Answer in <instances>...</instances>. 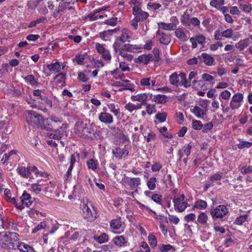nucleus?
Returning <instances> with one entry per match:
<instances>
[{
  "instance_id": "1",
  "label": "nucleus",
  "mask_w": 252,
  "mask_h": 252,
  "mask_svg": "<svg viewBox=\"0 0 252 252\" xmlns=\"http://www.w3.org/2000/svg\"><path fill=\"white\" fill-rule=\"evenodd\" d=\"M94 126L90 122H77L74 126L75 132L79 136L87 138L95 132Z\"/></svg>"
},
{
  "instance_id": "2",
  "label": "nucleus",
  "mask_w": 252,
  "mask_h": 252,
  "mask_svg": "<svg viewBox=\"0 0 252 252\" xmlns=\"http://www.w3.org/2000/svg\"><path fill=\"white\" fill-rule=\"evenodd\" d=\"M19 235L16 232H10L0 237V246L6 250H15Z\"/></svg>"
},
{
  "instance_id": "3",
  "label": "nucleus",
  "mask_w": 252,
  "mask_h": 252,
  "mask_svg": "<svg viewBox=\"0 0 252 252\" xmlns=\"http://www.w3.org/2000/svg\"><path fill=\"white\" fill-rule=\"evenodd\" d=\"M80 208L82 210V215L85 219L93 221L97 218L95 209L91 203L89 202L88 199H83L81 201Z\"/></svg>"
},
{
  "instance_id": "4",
  "label": "nucleus",
  "mask_w": 252,
  "mask_h": 252,
  "mask_svg": "<svg viewBox=\"0 0 252 252\" xmlns=\"http://www.w3.org/2000/svg\"><path fill=\"white\" fill-rule=\"evenodd\" d=\"M169 81L171 85L175 87L183 86L187 88L191 86L190 82L187 81L186 74L182 72L179 74L174 72L169 76Z\"/></svg>"
},
{
  "instance_id": "5",
  "label": "nucleus",
  "mask_w": 252,
  "mask_h": 252,
  "mask_svg": "<svg viewBox=\"0 0 252 252\" xmlns=\"http://www.w3.org/2000/svg\"><path fill=\"white\" fill-rule=\"evenodd\" d=\"M25 117L27 123L33 126L41 125L43 122L42 115L33 110L26 111Z\"/></svg>"
},
{
  "instance_id": "6",
  "label": "nucleus",
  "mask_w": 252,
  "mask_h": 252,
  "mask_svg": "<svg viewBox=\"0 0 252 252\" xmlns=\"http://www.w3.org/2000/svg\"><path fill=\"white\" fill-rule=\"evenodd\" d=\"M174 209L176 212L181 213L184 211L189 205L185 200V196L182 194L180 196H176L173 199Z\"/></svg>"
},
{
  "instance_id": "7",
  "label": "nucleus",
  "mask_w": 252,
  "mask_h": 252,
  "mask_svg": "<svg viewBox=\"0 0 252 252\" xmlns=\"http://www.w3.org/2000/svg\"><path fill=\"white\" fill-rule=\"evenodd\" d=\"M229 211L228 208L223 205H219L210 212L211 215L214 220L216 219H222L228 215Z\"/></svg>"
},
{
  "instance_id": "8",
  "label": "nucleus",
  "mask_w": 252,
  "mask_h": 252,
  "mask_svg": "<svg viewBox=\"0 0 252 252\" xmlns=\"http://www.w3.org/2000/svg\"><path fill=\"white\" fill-rule=\"evenodd\" d=\"M244 95L242 93H238L235 94L232 97L230 102V108L232 110L238 109L240 106L241 102L243 101Z\"/></svg>"
},
{
  "instance_id": "9",
  "label": "nucleus",
  "mask_w": 252,
  "mask_h": 252,
  "mask_svg": "<svg viewBox=\"0 0 252 252\" xmlns=\"http://www.w3.org/2000/svg\"><path fill=\"white\" fill-rule=\"evenodd\" d=\"M121 44L120 43L115 41L113 44V47L115 52L116 53L118 52H119V55L123 57L124 59L126 60L127 61H131L133 58V55L131 54H127L126 51L124 50L123 49L120 48Z\"/></svg>"
},
{
  "instance_id": "10",
  "label": "nucleus",
  "mask_w": 252,
  "mask_h": 252,
  "mask_svg": "<svg viewBox=\"0 0 252 252\" xmlns=\"http://www.w3.org/2000/svg\"><path fill=\"white\" fill-rule=\"evenodd\" d=\"M122 182L128 185L131 189H134L141 185V180L139 177H125L122 179Z\"/></svg>"
},
{
  "instance_id": "11",
  "label": "nucleus",
  "mask_w": 252,
  "mask_h": 252,
  "mask_svg": "<svg viewBox=\"0 0 252 252\" xmlns=\"http://www.w3.org/2000/svg\"><path fill=\"white\" fill-rule=\"evenodd\" d=\"M66 128V125L62 124L59 128L53 130L52 132L49 134V137L56 140L61 139L63 136Z\"/></svg>"
},
{
  "instance_id": "12",
  "label": "nucleus",
  "mask_w": 252,
  "mask_h": 252,
  "mask_svg": "<svg viewBox=\"0 0 252 252\" xmlns=\"http://www.w3.org/2000/svg\"><path fill=\"white\" fill-rule=\"evenodd\" d=\"M29 170V177L28 178H29L30 180L34 178L33 175H34L36 178L40 177L47 178L48 177L47 173L45 172L40 171L35 166L30 164Z\"/></svg>"
},
{
  "instance_id": "13",
  "label": "nucleus",
  "mask_w": 252,
  "mask_h": 252,
  "mask_svg": "<svg viewBox=\"0 0 252 252\" xmlns=\"http://www.w3.org/2000/svg\"><path fill=\"white\" fill-rule=\"evenodd\" d=\"M133 14L135 16V18L138 21H143L146 19L149 16V13L142 10L137 6H135L132 8Z\"/></svg>"
},
{
  "instance_id": "14",
  "label": "nucleus",
  "mask_w": 252,
  "mask_h": 252,
  "mask_svg": "<svg viewBox=\"0 0 252 252\" xmlns=\"http://www.w3.org/2000/svg\"><path fill=\"white\" fill-rule=\"evenodd\" d=\"M156 36H159V41L160 44L167 45L171 41V36L169 34H167L160 30H158L156 32Z\"/></svg>"
},
{
  "instance_id": "15",
  "label": "nucleus",
  "mask_w": 252,
  "mask_h": 252,
  "mask_svg": "<svg viewBox=\"0 0 252 252\" xmlns=\"http://www.w3.org/2000/svg\"><path fill=\"white\" fill-rule=\"evenodd\" d=\"M98 120L103 124L109 125L113 122V117L107 112H102L98 115Z\"/></svg>"
},
{
  "instance_id": "16",
  "label": "nucleus",
  "mask_w": 252,
  "mask_h": 252,
  "mask_svg": "<svg viewBox=\"0 0 252 252\" xmlns=\"http://www.w3.org/2000/svg\"><path fill=\"white\" fill-rule=\"evenodd\" d=\"M110 226L113 232L120 233L124 229H121L122 226V222L120 218L112 220L110 223Z\"/></svg>"
},
{
  "instance_id": "17",
  "label": "nucleus",
  "mask_w": 252,
  "mask_h": 252,
  "mask_svg": "<svg viewBox=\"0 0 252 252\" xmlns=\"http://www.w3.org/2000/svg\"><path fill=\"white\" fill-rule=\"evenodd\" d=\"M128 151L126 148L115 147L112 150V154L114 157L118 159L126 158L128 155Z\"/></svg>"
},
{
  "instance_id": "18",
  "label": "nucleus",
  "mask_w": 252,
  "mask_h": 252,
  "mask_svg": "<svg viewBox=\"0 0 252 252\" xmlns=\"http://www.w3.org/2000/svg\"><path fill=\"white\" fill-rule=\"evenodd\" d=\"M154 60V56L151 54H143L139 56L138 58H136L134 60L135 63H142L145 64H148L151 61Z\"/></svg>"
},
{
  "instance_id": "19",
  "label": "nucleus",
  "mask_w": 252,
  "mask_h": 252,
  "mask_svg": "<svg viewBox=\"0 0 252 252\" xmlns=\"http://www.w3.org/2000/svg\"><path fill=\"white\" fill-rule=\"evenodd\" d=\"M131 38V32L129 30L124 29L122 31L121 35L116 38L115 41H120L122 43L129 42Z\"/></svg>"
},
{
  "instance_id": "20",
  "label": "nucleus",
  "mask_w": 252,
  "mask_h": 252,
  "mask_svg": "<svg viewBox=\"0 0 252 252\" xmlns=\"http://www.w3.org/2000/svg\"><path fill=\"white\" fill-rule=\"evenodd\" d=\"M20 199L22 202V206L25 205L27 207H30L33 202V199L31 197V195L25 191L20 197Z\"/></svg>"
},
{
  "instance_id": "21",
  "label": "nucleus",
  "mask_w": 252,
  "mask_h": 252,
  "mask_svg": "<svg viewBox=\"0 0 252 252\" xmlns=\"http://www.w3.org/2000/svg\"><path fill=\"white\" fill-rule=\"evenodd\" d=\"M205 37L203 35L201 34L196 36L195 38H190L189 41L191 43L192 48H195L197 47L196 42L199 44H202L205 42Z\"/></svg>"
},
{
  "instance_id": "22",
  "label": "nucleus",
  "mask_w": 252,
  "mask_h": 252,
  "mask_svg": "<svg viewBox=\"0 0 252 252\" xmlns=\"http://www.w3.org/2000/svg\"><path fill=\"white\" fill-rule=\"evenodd\" d=\"M18 240H17V244L15 248V250L18 249L20 251L22 252H33V249L30 245L24 243H19Z\"/></svg>"
},
{
  "instance_id": "23",
  "label": "nucleus",
  "mask_w": 252,
  "mask_h": 252,
  "mask_svg": "<svg viewBox=\"0 0 252 252\" xmlns=\"http://www.w3.org/2000/svg\"><path fill=\"white\" fill-rule=\"evenodd\" d=\"M130 98L133 101L141 102L143 105L147 104V95L145 93H141L135 95H132Z\"/></svg>"
},
{
  "instance_id": "24",
  "label": "nucleus",
  "mask_w": 252,
  "mask_h": 252,
  "mask_svg": "<svg viewBox=\"0 0 252 252\" xmlns=\"http://www.w3.org/2000/svg\"><path fill=\"white\" fill-rule=\"evenodd\" d=\"M30 169V164L27 167L24 166L23 165L19 166L16 171L17 173L20 175V176L23 178L28 179L29 177V171Z\"/></svg>"
},
{
  "instance_id": "25",
  "label": "nucleus",
  "mask_w": 252,
  "mask_h": 252,
  "mask_svg": "<svg viewBox=\"0 0 252 252\" xmlns=\"http://www.w3.org/2000/svg\"><path fill=\"white\" fill-rule=\"evenodd\" d=\"M120 48L123 49L126 51L136 53L141 48L136 45H132L129 43H126L120 46Z\"/></svg>"
},
{
  "instance_id": "26",
  "label": "nucleus",
  "mask_w": 252,
  "mask_h": 252,
  "mask_svg": "<svg viewBox=\"0 0 252 252\" xmlns=\"http://www.w3.org/2000/svg\"><path fill=\"white\" fill-rule=\"evenodd\" d=\"M200 57H201L202 63L203 62L207 65L211 66L213 64L214 59L211 56L206 53H203Z\"/></svg>"
},
{
  "instance_id": "27",
  "label": "nucleus",
  "mask_w": 252,
  "mask_h": 252,
  "mask_svg": "<svg viewBox=\"0 0 252 252\" xmlns=\"http://www.w3.org/2000/svg\"><path fill=\"white\" fill-rule=\"evenodd\" d=\"M251 44V40L249 38H246L240 40L235 44V47L240 51H243L245 48L248 47Z\"/></svg>"
},
{
  "instance_id": "28",
  "label": "nucleus",
  "mask_w": 252,
  "mask_h": 252,
  "mask_svg": "<svg viewBox=\"0 0 252 252\" xmlns=\"http://www.w3.org/2000/svg\"><path fill=\"white\" fill-rule=\"evenodd\" d=\"M119 30V28H115L113 30H108L103 31L100 33V37L102 39L107 40L110 35H112L113 33H116Z\"/></svg>"
},
{
  "instance_id": "29",
  "label": "nucleus",
  "mask_w": 252,
  "mask_h": 252,
  "mask_svg": "<svg viewBox=\"0 0 252 252\" xmlns=\"http://www.w3.org/2000/svg\"><path fill=\"white\" fill-rule=\"evenodd\" d=\"M175 35L182 41H187L189 38L186 32L181 28L176 29Z\"/></svg>"
},
{
  "instance_id": "30",
  "label": "nucleus",
  "mask_w": 252,
  "mask_h": 252,
  "mask_svg": "<svg viewBox=\"0 0 252 252\" xmlns=\"http://www.w3.org/2000/svg\"><path fill=\"white\" fill-rule=\"evenodd\" d=\"M47 67L50 71L54 73L59 72L61 70V65L58 62L48 64Z\"/></svg>"
},
{
  "instance_id": "31",
  "label": "nucleus",
  "mask_w": 252,
  "mask_h": 252,
  "mask_svg": "<svg viewBox=\"0 0 252 252\" xmlns=\"http://www.w3.org/2000/svg\"><path fill=\"white\" fill-rule=\"evenodd\" d=\"M191 111L198 118H203L204 116L206 114L205 111L198 106H194L193 109L191 110Z\"/></svg>"
},
{
  "instance_id": "32",
  "label": "nucleus",
  "mask_w": 252,
  "mask_h": 252,
  "mask_svg": "<svg viewBox=\"0 0 252 252\" xmlns=\"http://www.w3.org/2000/svg\"><path fill=\"white\" fill-rule=\"evenodd\" d=\"M113 241L114 243L119 247H122L127 243V241L123 236H118L115 237Z\"/></svg>"
},
{
  "instance_id": "33",
  "label": "nucleus",
  "mask_w": 252,
  "mask_h": 252,
  "mask_svg": "<svg viewBox=\"0 0 252 252\" xmlns=\"http://www.w3.org/2000/svg\"><path fill=\"white\" fill-rule=\"evenodd\" d=\"M43 190L46 194L51 195L55 190V185L51 182H48L46 187H44Z\"/></svg>"
},
{
  "instance_id": "34",
  "label": "nucleus",
  "mask_w": 252,
  "mask_h": 252,
  "mask_svg": "<svg viewBox=\"0 0 252 252\" xmlns=\"http://www.w3.org/2000/svg\"><path fill=\"white\" fill-rule=\"evenodd\" d=\"M208 220V216L207 214L204 212H202L199 214L197 217V221L195 222L196 224H200L204 225L206 224Z\"/></svg>"
},
{
  "instance_id": "35",
  "label": "nucleus",
  "mask_w": 252,
  "mask_h": 252,
  "mask_svg": "<svg viewBox=\"0 0 252 252\" xmlns=\"http://www.w3.org/2000/svg\"><path fill=\"white\" fill-rule=\"evenodd\" d=\"M167 97L163 94H157L154 95L152 101L156 102L157 103L163 104L167 101Z\"/></svg>"
},
{
  "instance_id": "36",
  "label": "nucleus",
  "mask_w": 252,
  "mask_h": 252,
  "mask_svg": "<svg viewBox=\"0 0 252 252\" xmlns=\"http://www.w3.org/2000/svg\"><path fill=\"white\" fill-rule=\"evenodd\" d=\"M121 87H124V90H128L131 92L135 91V86L134 84L130 83V81L128 80H124L122 81Z\"/></svg>"
},
{
  "instance_id": "37",
  "label": "nucleus",
  "mask_w": 252,
  "mask_h": 252,
  "mask_svg": "<svg viewBox=\"0 0 252 252\" xmlns=\"http://www.w3.org/2000/svg\"><path fill=\"white\" fill-rule=\"evenodd\" d=\"M158 25H161L162 28L163 30H174L177 27V24L175 23H171L169 24H166L164 22H161L158 24Z\"/></svg>"
},
{
  "instance_id": "38",
  "label": "nucleus",
  "mask_w": 252,
  "mask_h": 252,
  "mask_svg": "<svg viewBox=\"0 0 252 252\" xmlns=\"http://www.w3.org/2000/svg\"><path fill=\"white\" fill-rule=\"evenodd\" d=\"M207 203L205 201L203 200H199L196 201L193 206V208H197L200 210H204L206 208Z\"/></svg>"
},
{
  "instance_id": "39",
  "label": "nucleus",
  "mask_w": 252,
  "mask_h": 252,
  "mask_svg": "<svg viewBox=\"0 0 252 252\" xmlns=\"http://www.w3.org/2000/svg\"><path fill=\"white\" fill-rule=\"evenodd\" d=\"M94 240L100 244L106 242L108 241V236L105 233H102L99 236H94Z\"/></svg>"
},
{
  "instance_id": "40",
  "label": "nucleus",
  "mask_w": 252,
  "mask_h": 252,
  "mask_svg": "<svg viewBox=\"0 0 252 252\" xmlns=\"http://www.w3.org/2000/svg\"><path fill=\"white\" fill-rule=\"evenodd\" d=\"M24 80L32 86H37L38 84V82L35 80L34 76L32 75H27L24 78Z\"/></svg>"
},
{
  "instance_id": "41",
  "label": "nucleus",
  "mask_w": 252,
  "mask_h": 252,
  "mask_svg": "<svg viewBox=\"0 0 252 252\" xmlns=\"http://www.w3.org/2000/svg\"><path fill=\"white\" fill-rule=\"evenodd\" d=\"M188 63L189 65L193 64H201L202 63V60L200 56H197V57L189 59L188 60Z\"/></svg>"
},
{
  "instance_id": "42",
  "label": "nucleus",
  "mask_w": 252,
  "mask_h": 252,
  "mask_svg": "<svg viewBox=\"0 0 252 252\" xmlns=\"http://www.w3.org/2000/svg\"><path fill=\"white\" fill-rule=\"evenodd\" d=\"M157 179L155 177L150 178L147 181V185L148 189L150 190H154L156 188V183Z\"/></svg>"
},
{
  "instance_id": "43",
  "label": "nucleus",
  "mask_w": 252,
  "mask_h": 252,
  "mask_svg": "<svg viewBox=\"0 0 252 252\" xmlns=\"http://www.w3.org/2000/svg\"><path fill=\"white\" fill-rule=\"evenodd\" d=\"M241 1L240 3V8L245 12H250L252 10L251 4L242 0Z\"/></svg>"
},
{
  "instance_id": "44",
  "label": "nucleus",
  "mask_w": 252,
  "mask_h": 252,
  "mask_svg": "<svg viewBox=\"0 0 252 252\" xmlns=\"http://www.w3.org/2000/svg\"><path fill=\"white\" fill-rule=\"evenodd\" d=\"M223 175L222 172H218L211 175L209 179L211 182H214L218 180H220L223 178Z\"/></svg>"
},
{
  "instance_id": "45",
  "label": "nucleus",
  "mask_w": 252,
  "mask_h": 252,
  "mask_svg": "<svg viewBox=\"0 0 252 252\" xmlns=\"http://www.w3.org/2000/svg\"><path fill=\"white\" fill-rule=\"evenodd\" d=\"M87 165L89 169L94 170L97 168L98 162L97 160H94V159H90L87 161Z\"/></svg>"
},
{
  "instance_id": "46",
  "label": "nucleus",
  "mask_w": 252,
  "mask_h": 252,
  "mask_svg": "<svg viewBox=\"0 0 252 252\" xmlns=\"http://www.w3.org/2000/svg\"><path fill=\"white\" fill-rule=\"evenodd\" d=\"M203 127V124L200 121L193 120L192 122V127L194 130H200Z\"/></svg>"
},
{
  "instance_id": "47",
  "label": "nucleus",
  "mask_w": 252,
  "mask_h": 252,
  "mask_svg": "<svg viewBox=\"0 0 252 252\" xmlns=\"http://www.w3.org/2000/svg\"><path fill=\"white\" fill-rule=\"evenodd\" d=\"M85 60L84 55L83 54H77L75 57L72 59L73 62L76 63L78 64H82Z\"/></svg>"
},
{
  "instance_id": "48",
  "label": "nucleus",
  "mask_w": 252,
  "mask_h": 252,
  "mask_svg": "<svg viewBox=\"0 0 252 252\" xmlns=\"http://www.w3.org/2000/svg\"><path fill=\"white\" fill-rule=\"evenodd\" d=\"M148 241L150 246L152 248H155L157 245V240L156 237L153 234H150L148 236Z\"/></svg>"
},
{
  "instance_id": "49",
  "label": "nucleus",
  "mask_w": 252,
  "mask_h": 252,
  "mask_svg": "<svg viewBox=\"0 0 252 252\" xmlns=\"http://www.w3.org/2000/svg\"><path fill=\"white\" fill-rule=\"evenodd\" d=\"M104 23L111 26H115L118 23V18L116 17H112L105 20Z\"/></svg>"
},
{
  "instance_id": "50",
  "label": "nucleus",
  "mask_w": 252,
  "mask_h": 252,
  "mask_svg": "<svg viewBox=\"0 0 252 252\" xmlns=\"http://www.w3.org/2000/svg\"><path fill=\"white\" fill-rule=\"evenodd\" d=\"M96 14H95V13H94V14H89L88 16V17L89 19V20L90 21H94L98 19H103L104 17H106L107 16L106 14H105L104 15H96Z\"/></svg>"
},
{
  "instance_id": "51",
  "label": "nucleus",
  "mask_w": 252,
  "mask_h": 252,
  "mask_svg": "<svg viewBox=\"0 0 252 252\" xmlns=\"http://www.w3.org/2000/svg\"><path fill=\"white\" fill-rule=\"evenodd\" d=\"M248 216L247 215H243L237 218L235 220V223L237 225H241L244 222L247 221Z\"/></svg>"
},
{
  "instance_id": "52",
  "label": "nucleus",
  "mask_w": 252,
  "mask_h": 252,
  "mask_svg": "<svg viewBox=\"0 0 252 252\" xmlns=\"http://www.w3.org/2000/svg\"><path fill=\"white\" fill-rule=\"evenodd\" d=\"M150 81L151 77L143 78L140 80V84L141 86L146 87L150 88Z\"/></svg>"
},
{
  "instance_id": "53",
  "label": "nucleus",
  "mask_w": 252,
  "mask_h": 252,
  "mask_svg": "<svg viewBox=\"0 0 252 252\" xmlns=\"http://www.w3.org/2000/svg\"><path fill=\"white\" fill-rule=\"evenodd\" d=\"M66 78V75L65 73L63 72L60 73L55 76L54 78V80H57L58 83L60 84L63 82Z\"/></svg>"
},
{
  "instance_id": "54",
  "label": "nucleus",
  "mask_w": 252,
  "mask_h": 252,
  "mask_svg": "<svg viewBox=\"0 0 252 252\" xmlns=\"http://www.w3.org/2000/svg\"><path fill=\"white\" fill-rule=\"evenodd\" d=\"M108 107L110 109V112L112 113L115 116H117L120 114L119 109L116 108L114 103H111L108 105Z\"/></svg>"
},
{
  "instance_id": "55",
  "label": "nucleus",
  "mask_w": 252,
  "mask_h": 252,
  "mask_svg": "<svg viewBox=\"0 0 252 252\" xmlns=\"http://www.w3.org/2000/svg\"><path fill=\"white\" fill-rule=\"evenodd\" d=\"M167 115L165 112L158 113L156 115V118L160 123H163L166 121Z\"/></svg>"
},
{
  "instance_id": "56",
  "label": "nucleus",
  "mask_w": 252,
  "mask_h": 252,
  "mask_svg": "<svg viewBox=\"0 0 252 252\" xmlns=\"http://www.w3.org/2000/svg\"><path fill=\"white\" fill-rule=\"evenodd\" d=\"M231 96V93L227 90H225L221 92L219 98L220 99V98L223 99L224 100H228Z\"/></svg>"
},
{
  "instance_id": "57",
  "label": "nucleus",
  "mask_w": 252,
  "mask_h": 252,
  "mask_svg": "<svg viewBox=\"0 0 252 252\" xmlns=\"http://www.w3.org/2000/svg\"><path fill=\"white\" fill-rule=\"evenodd\" d=\"M252 146V143L248 141H242L237 145V147L240 149L249 148Z\"/></svg>"
},
{
  "instance_id": "58",
  "label": "nucleus",
  "mask_w": 252,
  "mask_h": 252,
  "mask_svg": "<svg viewBox=\"0 0 252 252\" xmlns=\"http://www.w3.org/2000/svg\"><path fill=\"white\" fill-rule=\"evenodd\" d=\"M40 185L37 183L32 184L31 185V190L35 193L38 194L42 190V189L40 187Z\"/></svg>"
},
{
  "instance_id": "59",
  "label": "nucleus",
  "mask_w": 252,
  "mask_h": 252,
  "mask_svg": "<svg viewBox=\"0 0 252 252\" xmlns=\"http://www.w3.org/2000/svg\"><path fill=\"white\" fill-rule=\"evenodd\" d=\"M224 0H213L210 1V4L211 6L218 8L223 4Z\"/></svg>"
},
{
  "instance_id": "60",
  "label": "nucleus",
  "mask_w": 252,
  "mask_h": 252,
  "mask_svg": "<svg viewBox=\"0 0 252 252\" xmlns=\"http://www.w3.org/2000/svg\"><path fill=\"white\" fill-rule=\"evenodd\" d=\"M172 250L173 251H175V248L170 244L164 245L163 244L161 245L160 250L162 252H167L168 251Z\"/></svg>"
},
{
  "instance_id": "61",
  "label": "nucleus",
  "mask_w": 252,
  "mask_h": 252,
  "mask_svg": "<svg viewBox=\"0 0 252 252\" xmlns=\"http://www.w3.org/2000/svg\"><path fill=\"white\" fill-rule=\"evenodd\" d=\"M16 152L15 150H11L10 152H9L8 154H5L3 155V157L1 159V162L3 164L6 161H7L11 156H12L13 154H15Z\"/></svg>"
},
{
  "instance_id": "62",
  "label": "nucleus",
  "mask_w": 252,
  "mask_h": 252,
  "mask_svg": "<svg viewBox=\"0 0 252 252\" xmlns=\"http://www.w3.org/2000/svg\"><path fill=\"white\" fill-rule=\"evenodd\" d=\"M159 131L160 133H162L164 136L167 138H172L173 135L171 134H168L167 133V128L165 126H163L159 129Z\"/></svg>"
},
{
  "instance_id": "63",
  "label": "nucleus",
  "mask_w": 252,
  "mask_h": 252,
  "mask_svg": "<svg viewBox=\"0 0 252 252\" xmlns=\"http://www.w3.org/2000/svg\"><path fill=\"white\" fill-rule=\"evenodd\" d=\"M233 31L232 29H228L222 31V35L224 37L231 38L233 36Z\"/></svg>"
},
{
  "instance_id": "64",
  "label": "nucleus",
  "mask_w": 252,
  "mask_h": 252,
  "mask_svg": "<svg viewBox=\"0 0 252 252\" xmlns=\"http://www.w3.org/2000/svg\"><path fill=\"white\" fill-rule=\"evenodd\" d=\"M151 199L154 202L161 205L162 200V196L158 194H154L151 196Z\"/></svg>"
}]
</instances>
